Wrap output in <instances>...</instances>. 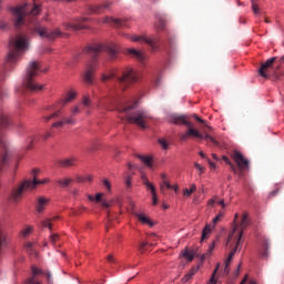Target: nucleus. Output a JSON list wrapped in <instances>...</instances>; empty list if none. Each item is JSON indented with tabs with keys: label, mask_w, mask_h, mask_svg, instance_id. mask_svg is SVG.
Instances as JSON below:
<instances>
[{
	"label": "nucleus",
	"mask_w": 284,
	"mask_h": 284,
	"mask_svg": "<svg viewBox=\"0 0 284 284\" xmlns=\"http://www.w3.org/2000/svg\"><path fill=\"white\" fill-rule=\"evenodd\" d=\"M130 213L133 214V216H135V219L139 220V223L149 225L150 227L154 225L150 217H146V215H143L142 213L135 212L134 210L131 211Z\"/></svg>",
	"instance_id": "6ab92c4d"
},
{
	"label": "nucleus",
	"mask_w": 284,
	"mask_h": 284,
	"mask_svg": "<svg viewBox=\"0 0 284 284\" xmlns=\"http://www.w3.org/2000/svg\"><path fill=\"white\" fill-rule=\"evenodd\" d=\"M191 118H193L194 121H196V123L204 125L205 129L211 130V126H207V123L205 122V120H202L196 114H193L191 116L176 114V113L169 114V123L173 125H184L185 128H189L187 130H185V133H180V141L196 139V140H205L207 142L213 143V145H217L219 143L216 142V140H213L211 135L203 134L200 132V130H196L194 128V124H192L190 121Z\"/></svg>",
	"instance_id": "f03ea898"
},
{
	"label": "nucleus",
	"mask_w": 284,
	"mask_h": 284,
	"mask_svg": "<svg viewBox=\"0 0 284 284\" xmlns=\"http://www.w3.org/2000/svg\"><path fill=\"white\" fill-rule=\"evenodd\" d=\"M141 183L144 184L146 190H150L152 194V205H158V194L154 192V185L150 182V180H146V175H141Z\"/></svg>",
	"instance_id": "dca6fc26"
},
{
	"label": "nucleus",
	"mask_w": 284,
	"mask_h": 284,
	"mask_svg": "<svg viewBox=\"0 0 284 284\" xmlns=\"http://www.w3.org/2000/svg\"><path fill=\"white\" fill-rule=\"evenodd\" d=\"M48 204H49V199L43 197V196L38 197V200L36 202V212L42 213L43 210L47 209Z\"/></svg>",
	"instance_id": "4be33fe9"
},
{
	"label": "nucleus",
	"mask_w": 284,
	"mask_h": 284,
	"mask_svg": "<svg viewBox=\"0 0 284 284\" xmlns=\"http://www.w3.org/2000/svg\"><path fill=\"white\" fill-rule=\"evenodd\" d=\"M72 114H80V108L74 106V109H72Z\"/></svg>",
	"instance_id": "bf43d9fd"
},
{
	"label": "nucleus",
	"mask_w": 284,
	"mask_h": 284,
	"mask_svg": "<svg viewBox=\"0 0 284 284\" xmlns=\"http://www.w3.org/2000/svg\"><path fill=\"white\" fill-rule=\"evenodd\" d=\"M83 211H85V207L80 206V210H74V211L72 212V215L78 216V215H80V212H83Z\"/></svg>",
	"instance_id": "3c124183"
},
{
	"label": "nucleus",
	"mask_w": 284,
	"mask_h": 284,
	"mask_svg": "<svg viewBox=\"0 0 284 284\" xmlns=\"http://www.w3.org/2000/svg\"><path fill=\"white\" fill-rule=\"evenodd\" d=\"M195 191H196V185H195V184H191V187H190V189L183 190V195H184L185 197H190L191 194H193Z\"/></svg>",
	"instance_id": "f704fd0d"
},
{
	"label": "nucleus",
	"mask_w": 284,
	"mask_h": 284,
	"mask_svg": "<svg viewBox=\"0 0 284 284\" xmlns=\"http://www.w3.org/2000/svg\"><path fill=\"white\" fill-rule=\"evenodd\" d=\"M183 257L189 262L194 261V251H185L183 252Z\"/></svg>",
	"instance_id": "4c0bfd02"
},
{
	"label": "nucleus",
	"mask_w": 284,
	"mask_h": 284,
	"mask_svg": "<svg viewBox=\"0 0 284 284\" xmlns=\"http://www.w3.org/2000/svg\"><path fill=\"white\" fill-rule=\"evenodd\" d=\"M125 54H128V57H132V59H135L136 61H139V63H141V65H145V62L148 61V54H145V52L139 51L136 49H126Z\"/></svg>",
	"instance_id": "4468645a"
},
{
	"label": "nucleus",
	"mask_w": 284,
	"mask_h": 284,
	"mask_svg": "<svg viewBox=\"0 0 284 284\" xmlns=\"http://www.w3.org/2000/svg\"><path fill=\"white\" fill-rule=\"evenodd\" d=\"M158 144H161V149H163V150H168L169 149V143L165 142V140H163V139L158 140Z\"/></svg>",
	"instance_id": "a18cd8bd"
},
{
	"label": "nucleus",
	"mask_w": 284,
	"mask_h": 284,
	"mask_svg": "<svg viewBox=\"0 0 284 284\" xmlns=\"http://www.w3.org/2000/svg\"><path fill=\"white\" fill-rule=\"evenodd\" d=\"M213 229L212 224H206L204 229H202V241L207 239V235L211 234V230Z\"/></svg>",
	"instance_id": "7c9ffc66"
},
{
	"label": "nucleus",
	"mask_w": 284,
	"mask_h": 284,
	"mask_svg": "<svg viewBox=\"0 0 284 284\" xmlns=\"http://www.w3.org/2000/svg\"><path fill=\"white\" fill-rule=\"evenodd\" d=\"M222 217H224V213H219L217 215H216V217H213V221H212V223H213V225H216V223H219V221H222Z\"/></svg>",
	"instance_id": "c03bdc74"
},
{
	"label": "nucleus",
	"mask_w": 284,
	"mask_h": 284,
	"mask_svg": "<svg viewBox=\"0 0 284 284\" xmlns=\"http://www.w3.org/2000/svg\"><path fill=\"white\" fill-rule=\"evenodd\" d=\"M32 141H34V138H32V136L27 138V143H32Z\"/></svg>",
	"instance_id": "69168bd1"
},
{
	"label": "nucleus",
	"mask_w": 284,
	"mask_h": 284,
	"mask_svg": "<svg viewBox=\"0 0 284 284\" xmlns=\"http://www.w3.org/2000/svg\"><path fill=\"white\" fill-rule=\"evenodd\" d=\"M54 221H58V216L52 217L50 220L41 221V227L52 231V222H54Z\"/></svg>",
	"instance_id": "c756f323"
},
{
	"label": "nucleus",
	"mask_w": 284,
	"mask_h": 284,
	"mask_svg": "<svg viewBox=\"0 0 284 284\" xmlns=\"http://www.w3.org/2000/svg\"><path fill=\"white\" fill-rule=\"evenodd\" d=\"M58 240H59L58 234L49 235V243H51L52 245H54L55 243H58Z\"/></svg>",
	"instance_id": "37998d69"
},
{
	"label": "nucleus",
	"mask_w": 284,
	"mask_h": 284,
	"mask_svg": "<svg viewBox=\"0 0 284 284\" xmlns=\"http://www.w3.org/2000/svg\"><path fill=\"white\" fill-rule=\"evenodd\" d=\"M10 125V115L8 111H0V126L2 129L8 128Z\"/></svg>",
	"instance_id": "393cba45"
},
{
	"label": "nucleus",
	"mask_w": 284,
	"mask_h": 284,
	"mask_svg": "<svg viewBox=\"0 0 284 284\" xmlns=\"http://www.w3.org/2000/svg\"><path fill=\"white\" fill-rule=\"evenodd\" d=\"M149 245H150V243H146V242L141 243V244L139 245V251H141V253H143V248H145V247L149 246Z\"/></svg>",
	"instance_id": "603ef678"
},
{
	"label": "nucleus",
	"mask_w": 284,
	"mask_h": 284,
	"mask_svg": "<svg viewBox=\"0 0 284 284\" xmlns=\"http://www.w3.org/2000/svg\"><path fill=\"white\" fill-rule=\"evenodd\" d=\"M83 180L87 181V182H91L92 178H91V175H87L85 178H83Z\"/></svg>",
	"instance_id": "e2e57ef3"
},
{
	"label": "nucleus",
	"mask_w": 284,
	"mask_h": 284,
	"mask_svg": "<svg viewBox=\"0 0 284 284\" xmlns=\"http://www.w3.org/2000/svg\"><path fill=\"white\" fill-rule=\"evenodd\" d=\"M110 6H112L111 1H106L102 4H95L92 6L90 8L91 12H93V14H101V12H103V10H108V8H110Z\"/></svg>",
	"instance_id": "412c9836"
},
{
	"label": "nucleus",
	"mask_w": 284,
	"mask_h": 284,
	"mask_svg": "<svg viewBox=\"0 0 284 284\" xmlns=\"http://www.w3.org/2000/svg\"><path fill=\"white\" fill-rule=\"evenodd\" d=\"M4 246H8V240L3 233H0V250L4 248Z\"/></svg>",
	"instance_id": "58836bf2"
},
{
	"label": "nucleus",
	"mask_w": 284,
	"mask_h": 284,
	"mask_svg": "<svg viewBox=\"0 0 284 284\" xmlns=\"http://www.w3.org/2000/svg\"><path fill=\"white\" fill-rule=\"evenodd\" d=\"M24 90L30 92H39L43 90V85L36 83V72H27L24 75V81L19 88V93H22Z\"/></svg>",
	"instance_id": "1a4fd4ad"
},
{
	"label": "nucleus",
	"mask_w": 284,
	"mask_h": 284,
	"mask_svg": "<svg viewBox=\"0 0 284 284\" xmlns=\"http://www.w3.org/2000/svg\"><path fill=\"white\" fill-rule=\"evenodd\" d=\"M47 275V283L52 284V275L49 273H44L41 268H38L36 266L31 267V274L30 277H27L24 281V284H41V276Z\"/></svg>",
	"instance_id": "9d476101"
},
{
	"label": "nucleus",
	"mask_w": 284,
	"mask_h": 284,
	"mask_svg": "<svg viewBox=\"0 0 284 284\" xmlns=\"http://www.w3.org/2000/svg\"><path fill=\"white\" fill-rule=\"evenodd\" d=\"M102 185L105 186V190L110 191V182L108 180H102Z\"/></svg>",
	"instance_id": "5fc2aeb1"
},
{
	"label": "nucleus",
	"mask_w": 284,
	"mask_h": 284,
	"mask_svg": "<svg viewBox=\"0 0 284 284\" xmlns=\"http://www.w3.org/2000/svg\"><path fill=\"white\" fill-rule=\"evenodd\" d=\"M194 274H196V270H191L187 274H185L182 278L183 284L189 283V281L194 277Z\"/></svg>",
	"instance_id": "72a5a7b5"
},
{
	"label": "nucleus",
	"mask_w": 284,
	"mask_h": 284,
	"mask_svg": "<svg viewBox=\"0 0 284 284\" xmlns=\"http://www.w3.org/2000/svg\"><path fill=\"white\" fill-rule=\"evenodd\" d=\"M9 26L7 22L1 21L0 22V30H8Z\"/></svg>",
	"instance_id": "864d4df0"
},
{
	"label": "nucleus",
	"mask_w": 284,
	"mask_h": 284,
	"mask_svg": "<svg viewBox=\"0 0 284 284\" xmlns=\"http://www.w3.org/2000/svg\"><path fill=\"white\" fill-rule=\"evenodd\" d=\"M71 182H73V180L67 178V179H62V180H58V186L59 187H69V185L71 184Z\"/></svg>",
	"instance_id": "473e14b6"
},
{
	"label": "nucleus",
	"mask_w": 284,
	"mask_h": 284,
	"mask_svg": "<svg viewBox=\"0 0 284 284\" xmlns=\"http://www.w3.org/2000/svg\"><path fill=\"white\" fill-rule=\"evenodd\" d=\"M284 63V55L282 57H272L267 59L264 63L261 64L260 69L257 72H265L267 70H281L283 68Z\"/></svg>",
	"instance_id": "9b49d317"
},
{
	"label": "nucleus",
	"mask_w": 284,
	"mask_h": 284,
	"mask_svg": "<svg viewBox=\"0 0 284 284\" xmlns=\"http://www.w3.org/2000/svg\"><path fill=\"white\" fill-rule=\"evenodd\" d=\"M49 183V180L44 179L41 181H38L36 179L33 180H24L21 182V184L13 189L12 192H10V200L13 201V203H18L19 200H21V194H24V192H30L32 190H36L37 185L47 184Z\"/></svg>",
	"instance_id": "0eeeda50"
},
{
	"label": "nucleus",
	"mask_w": 284,
	"mask_h": 284,
	"mask_svg": "<svg viewBox=\"0 0 284 284\" xmlns=\"http://www.w3.org/2000/svg\"><path fill=\"white\" fill-rule=\"evenodd\" d=\"M108 262H109V263H113V256L108 255Z\"/></svg>",
	"instance_id": "774afa93"
},
{
	"label": "nucleus",
	"mask_w": 284,
	"mask_h": 284,
	"mask_svg": "<svg viewBox=\"0 0 284 284\" xmlns=\"http://www.w3.org/2000/svg\"><path fill=\"white\" fill-rule=\"evenodd\" d=\"M58 116H60V111H55V113L44 116V121L48 122L50 120L58 119Z\"/></svg>",
	"instance_id": "ea45409f"
},
{
	"label": "nucleus",
	"mask_w": 284,
	"mask_h": 284,
	"mask_svg": "<svg viewBox=\"0 0 284 284\" xmlns=\"http://www.w3.org/2000/svg\"><path fill=\"white\" fill-rule=\"evenodd\" d=\"M257 78L275 81L280 79V73L278 72H257Z\"/></svg>",
	"instance_id": "5701e85b"
},
{
	"label": "nucleus",
	"mask_w": 284,
	"mask_h": 284,
	"mask_svg": "<svg viewBox=\"0 0 284 284\" xmlns=\"http://www.w3.org/2000/svg\"><path fill=\"white\" fill-rule=\"evenodd\" d=\"M216 204H219V206H222V209L227 206V204H224V200H219V202H216Z\"/></svg>",
	"instance_id": "4d7b16f0"
},
{
	"label": "nucleus",
	"mask_w": 284,
	"mask_h": 284,
	"mask_svg": "<svg viewBox=\"0 0 284 284\" xmlns=\"http://www.w3.org/2000/svg\"><path fill=\"white\" fill-rule=\"evenodd\" d=\"M252 2V10L254 12V14H258L260 9H258V3L256 2V0H251Z\"/></svg>",
	"instance_id": "a19ab883"
},
{
	"label": "nucleus",
	"mask_w": 284,
	"mask_h": 284,
	"mask_svg": "<svg viewBox=\"0 0 284 284\" xmlns=\"http://www.w3.org/2000/svg\"><path fill=\"white\" fill-rule=\"evenodd\" d=\"M207 284H216V278H213V276H211V280L207 281Z\"/></svg>",
	"instance_id": "052dcab7"
},
{
	"label": "nucleus",
	"mask_w": 284,
	"mask_h": 284,
	"mask_svg": "<svg viewBox=\"0 0 284 284\" xmlns=\"http://www.w3.org/2000/svg\"><path fill=\"white\" fill-rule=\"evenodd\" d=\"M131 41H134L135 43H146V45H150L153 52H155V50H159V39L156 38H148L145 36H132Z\"/></svg>",
	"instance_id": "f8f14e48"
},
{
	"label": "nucleus",
	"mask_w": 284,
	"mask_h": 284,
	"mask_svg": "<svg viewBox=\"0 0 284 284\" xmlns=\"http://www.w3.org/2000/svg\"><path fill=\"white\" fill-rule=\"evenodd\" d=\"M31 232H32V227L27 226V229L21 230V236L30 235Z\"/></svg>",
	"instance_id": "de8ad7c7"
},
{
	"label": "nucleus",
	"mask_w": 284,
	"mask_h": 284,
	"mask_svg": "<svg viewBox=\"0 0 284 284\" xmlns=\"http://www.w3.org/2000/svg\"><path fill=\"white\" fill-rule=\"evenodd\" d=\"M48 72V68L43 65L40 61H31L28 64V72Z\"/></svg>",
	"instance_id": "a211bd4d"
},
{
	"label": "nucleus",
	"mask_w": 284,
	"mask_h": 284,
	"mask_svg": "<svg viewBox=\"0 0 284 284\" xmlns=\"http://www.w3.org/2000/svg\"><path fill=\"white\" fill-rule=\"evenodd\" d=\"M230 158H232L235 165L239 166V171H246L250 169V161H247L241 152L233 151V153L230 154Z\"/></svg>",
	"instance_id": "ddd939ff"
},
{
	"label": "nucleus",
	"mask_w": 284,
	"mask_h": 284,
	"mask_svg": "<svg viewBox=\"0 0 284 284\" xmlns=\"http://www.w3.org/2000/svg\"><path fill=\"white\" fill-rule=\"evenodd\" d=\"M116 78V81L122 85H128L130 83L139 82V73L138 72H122L119 75H113V73L102 74V82H108Z\"/></svg>",
	"instance_id": "6e6552de"
},
{
	"label": "nucleus",
	"mask_w": 284,
	"mask_h": 284,
	"mask_svg": "<svg viewBox=\"0 0 284 284\" xmlns=\"http://www.w3.org/2000/svg\"><path fill=\"white\" fill-rule=\"evenodd\" d=\"M83 81L85 82V84H93V72H85L83 74Z\"/></svg>",
	"instance_id": "2f4dec72"
},
{
	"label": "nucleus",
	"mask_w": 284,
	"mask_h": 284,
	"mask_svg": "<svg viewBox=\"0 0 284 284\" xmlns=\"http://www.w3.org/2000/svg\"><path fill=\"white\" fill-rule=\"evenodd\" d=\"M24 251L27 252V255H30V257L37 258L38 252L36 251L34 244L27 242L24 244Z\"/></svg>",
	"instance_id": "a878e982"
},
{
	"label": "nucleus",
	"mask_w": 284,
	"mask_h": 284,
	"mask_svg": "<svg viewBox=\"0 0 284 284\" xmlns=\"http://www.w3.org/2000/svg\"><path fill=\"white\" fill-rule=\"evenodd\" d=\"M101 52H106L112 61L119 57V51H116L114 47L89 44L84 49V54H89L91 59L85 63V72H97V70H99V54H101Z\"/></svg>",
	"instance_id": "39448f33"
},
{
	"label": "nucleus",
	"mask_w": 284,
	"mask_h": 284,
	"mask_svg": "<svg viewBox=\"0 0 284 284\" xmlns=\"http://www.w3.org/2000/svg\"><path fill=\"white\" fill-rule=\"evenodd\" d=\"M0 172H2V168L4 165H8V160H9V153H8V148L4 146V142H2V139H0Z\"/></svg>",
	"instance_id": "f3484780"
},
{
	"label": "nucleus",
	"mask_w": 284,
	"mask_h": 284,
	"mask_svg": "<svg viewBox=\"0 0 284 284\" xmlns=\"http://www.w3.org/2000/svg\"><path fill=\"white\" fill-rule=\"evenodd\" d=\"M194 169H196V171H200V174L205 173V168H202V165H200L199 163H194Z\"/></svg>",
	"instance_id": "8fccbe9b"
},
{
	"label": "nucleus",
	"mask_w": 284,
	"mask_h": 284,
	"mask_svg": "<svg viewBox=\"0 0 284 284\" xmlns=\"http://www.w3.org/2000/svg\"><path fill=\"white\" fill-rule=\"evenodd\" d=\"M246 226H250V220L247 219L246 213L241 215V222L235 223V221H233V230L230 231V234H227V246L233 250L230 251L227 260L224 261V268L230 266V262L233 261L235 252L239 251V245H241V236L244 235V230H246Z\"/></svg>",
	"instance_id": "20e7f679"
},
{
	"label": "nucleus",
	"mask_w": 284,
	"mask_h": 284,
	"mask_svg": "<svg viewBox=\"0 0 284 284\" xmlns=\"http://www.w3.org/2000/svg\"><path fill=\"white\" fill-rule=\"evenodd\" d=\"M74 97H77V93H74V92H69L68 94H67V98H63V105H65V104H68V103H70L71 101H73L74 100Z\"/></svg>",
	"instance_id": "c9c22d12"
},
{
	"label": "nucleus",
	"mask_w": 284,
	"mask_h": 284,
	"mask_svg": "<svg viewBox=\"0 0 284 284\" xmlns=\"http://www.w3.org/2000/svg\"><path fill=\"white\" fill-rule=\"evenodd\" d=\"M163 186L166 189L174 190V192H176V185L169 184V182H166V181H163Z\"/></svg>",
	"instance_id": "09e8293b"
},
{
	"label": "nucleus",
	"mask_w": 284,
	"mask_h": 284,
	"mask_svg": "<svg viewBox=\"0 0 284 284\" xmlns=\"http://www.w3.org/2000/svg\"><path fill=\"white\" fill-rule=\"evenodd\" d=\"M89 201H97V203L102 201V193H97V196L89 195Z\"/></svg>",
	"instance_id": "79ce46f5"
},
{
	"label": "nucleus",
	"mask_w": 284,
	"mask_h": 284,
	"mask_svg": "<svg viewBox=\"0 0 284 284\" xmlns=\"http://www.w3.org/2000/svg\"><path fill=\"white\" fill-rule=\"evenodd\" d=\"M75 161L77 160L74 158L58 160V168L69 169L71 166H74Z\"/></svg>",
	"instance_id": "b1692460"
},
{
	"label": "nucleus",
	"mask_w": 284,
	"mask_h": 284,
	"mask_svg": "<svg viewBox=\"0 0 284 284\" xmlns=\"http://www.w3.org/2000/svg\"><path fill=\"white\" fill-rule=\"evenodd\" d=\"M222 161H224V164H227L230 166V171H233V173H235V165L230 162V159L227 156H222Z\"/></svg>",
	"instance_id": "e433bc0d"
},
{
	"label": "nucleus",
	"mask_w": 284,
	"mask_h": 284,
	"mask_svg": "<svg viewBox=\"0 0 284 284\" xmlns=\"http://www.w3.org/2000/svg\"><path fill=\"white\" fill-rule=\"evenodd\" d=\"M155 28L158 30H165V17L161 13L155 14Z\"/></svg>",
	"instance_id": "cd10ccee"
},
{
	"label": "nucleus",
	"mask_w": 284,
	"mask_h": 284,
	"mask_svg": "<svg viewBox=\"0 0 284 284\" xmlns=\"http://www.w3.org/2000/svg\"><path fill=\"white\" fill-rule=\"evenodd\" d=\"M207 166H211V169H216V164L211 162V160H207Z\"/></svg>",
	"instance_id": "13d9d810"
},
{
	"label": "nucleus",
	"mask_w": 284,
	"mask_h": 284,
	"mask_svg": "<svg viewBox=\"0 0 284 284\" xmlns=\"http://www.w3.org/2000/svg\"><path fill=\"white\" fill-rule=\"evenodd\" d=\"M135 159H139L141 163H144L146 168L152 169V158L151 156H144L141 154H135Z\"/></svg>",
	"instance_id": "c85d7f7f"
},
{
	"label": "nucleus",
	"mask_w": 284,
	"mask_h": 284,
	"mask_svg": "<svg viewBox=\"0 0 284 284\" xmlns=\"http://www.w3.org/2000/svg\"><path fill=\"white\" fill-rule=\"evenodd\" d=\"M110 207V203L108 202H102V209H108Z\"/></svg>",
	"instance_id": "680f3d73"
},
{
	"label": "nucleus",
	"mask_w": 284,
	"mask_h": 284,
	"mask_svg": "<svg viewBox=\"0 0 284 284\" xmlns=\"http://www.w3.org/2000/svg\"><path fill=\"white\" fill-rule=\"evenodd\" d=\"M211 158H213V161H219V156L216 154H211Z\"/></svg>",
	"instance_id": "0e129e2a"
},
{
	"label": "nucleus",
	"mask_w": 284,
	"mask_h": 284,
	"mask_svg": "<svg viewBox=\"0 0 284 284\" xmlns=\"http://www.w3.org/2000/svg\"><path fill=\"white\" fill-rule=\"evenodd\" d=\"M105 104L113 105L119 113L124 114L123 120L128 121L130 124H135L142 130L146 129V121H150V114L142 110L131 112L135 109V103L124 108H119V100H115V98H109Z\"/></svg>",
	"instance_id": "7ed1b4c3"
},
{
	"label": "nucleus",
	"mask_w": 284,
	"mask_h": 284,
	"mask_svg": "<svg viewBox=\"0 0 284 284\" xmlns=\"http://www.w3.org/2000/svg\"><path fill=\"white\" fill-rule=\"evenodd\" d=\"M102 22L109 23L110 26H114L115 28H123V26H125V20L111 17H105Z\"/></svg>",
	"instance_id": "aec40b11"
},
{
	"label": "nucleus",
	"mask_w": 284,
	"mask_h": 284,
	"mask_svg": "<svg viewBox=\"0 0 284 284\" xmlns=\"http://www.w3.org/2000/svg\"><path fill=\"white\" fill-rule=\"evenodd\" d=\"M63 125H74V120L71 118H63V120L52 123V128L55 129L63 128Z\"/></svg>",
	"instance_id": "bb28decb"
},
{
	"label": "nucleus",
	"mask_w": 284,
	"mask_h": 284,
	"mask_svg": "<svg viewBox=\"0 0 284 284\" xmlns=\"http://www.w3.org/2000/svg\"><path fill=\"white\" fill-rule=\"evenodd\" d=\"M10 12L13 17L16 28H21V26H28L30 23L32 32L39 34L42 39L54 41L57 37H61L59 29L50 31L41 27V23L34 19L41 12V6L37 3L33 7L30 4L11 7Z\"/></svg>",
	"instance_id": "f257e3e1"
},
{
	"label": "nucleus",
	"mask_w": 284,
	"mask_h": 284,
	"mask_svg": "<svg viewBox=\"0 0 284 284\" xmlns=\"http://www.w3.org/2000/svg\"><path fill=\"white\" fill-rule=\"evenodd\" d=\"M83 182H87V180L82 179V178H78V183H83Z\"/></svg>",
	"instance_id": "338daca9"
},
{
	"label": "nucleus",
	"mask_w": 284,
	"mask_h": 284,
	"mask_svg": "<svg viewBox=\"0 0 284 284\" xmlns=\"http://www.w3.org/2000/svg\"><path fill=\"white\" fill-rule=\"evenodd\" d=\"M83 106L84 108H91V99L88 97H83Z\"/></svg>",
	"instance_id": "49530a36"
},
{
	"label": "nucleus",
	"mask_w": 284,
	"mask_h": 284,
	"mask_svg": "<svg viewBox=\"0 0 284 284\" xmlns=\"http://www.w3.org/2000/svg\"><path fill=\"white\" fill-rule=\"evenodd\" d=\"M85 21H88V18H78L75 19L73 22H68L65 24L67 30H85V28H88L85 24Z\"/></svg>",
	"instance_id": "2eb2a0df"
},
{
	"label": "nucleus",
	"mask_w": 284,
	"mask_h": 284,
	"mask_svg": "<svg viewBox=\"0 0 284 284\" xmlns=\"http://www.w3.org/2000/svg\"><path fill=\"white\" fill-rule=\"evenodd\" d=\"M26 50H28V37L19 34L16 38H11L9 40V52L4 60L6 68L16 65Z\"/></svg>",
	"instance_id": "423d86ee"
},
{
	"label": "nucleus",
	"mask_w": 284,
	"mask_h": 284,
	"mask_svg": "<svg viewBox=\"0 0 284 284\" xmlns=\"http://www.w3.org/2000/svg\"><path fill=\"white\" fill-rule=\"evenodd\" d=\"M213 248H214V244H213V243H211V245H210V246H207V253L205 254V256L211 255V253L213 252Z\"/></svg>",
	"instance_id": "6e6d98bb"
}]
</instances>
